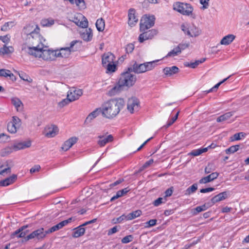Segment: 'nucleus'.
Masks as SVG:
<instances>
[{
    "mask_svg": "<svg viewBox=\"0 0 249 249\" xmlns=\"http://www.w3.org/2000/svg\"><path fill=\"white\" fill-rule=\"evenodd\" d=\"M30 28H33V27L27 26L24 28L25 32L28 36L27 41L30 46L23 45L22 50L36 57L41 58L44 60H48L50 58V57H48L49 50L44 49V45L42 41H44V40L35 29L34 31L28 34L27 30Z\"/></svg>",
    "mask_w": 249,
    "mask_h": 249,
    "instance_id": "1",
    "label": "nucleus"
},
{
    "mask_svg": "<svg viewBox=\"0 0 249 249\" xmlns=\"http://www.w3.org/2000/svg\"><path fill=\"white\" fill-rule=\"evenodd\" d=\"M124 101L121 98L112 99L104 102L100 107L102 116L107 119L115 117L124 106Z\"/></svg>",
    "mask_w": 249,
    "mask_h": 249,
    "instance_id": "2",
    "label": "nucleus"
},
{
    "mask_svg": "<svg viewBox=\"0 0 249 249\" xmlns=\"http://www.w3.org/2000/svg\"><path fill=\"white\" fill-rule=\"evenodd\" d=\"M132 72L128 71L127 68L125 71L121 74L117 85L113 87L110 91L112 94H115L121 91L124 86L130 87L135 84L137 80L136 76L131 73Z\"/></svg>",
    "mask_w": 249,
    "mask_h": 249,
    "instance_id": "3",
    "label": "nucleus"
},
{
    "mask_svg": "<svg viewBox=\"0 0 249 249\" xmlns=\"http://www.w3.org/2000/svg\"><path fill=\"white\" fill-rule=\"evenodd\" d=\"M158 60L139 64L136 61H132L128 67V70L137 74L144 73L153 70L156 67V63Z\"/></svg>",
    "mask_w": 249,
    "mask_h": 249,
    "instance_id": "4",
    "label": "nucleus"
},
{
    "mask_svg": "<svg viewBox=\"0 0 249 249\" xmlns=\"http://www.w3.org/2000/svg\"><path fill=\"white\" fill-rule=\"evenodd\" d=\"M173 9L183 15L191 16L194 18L196 17L193 13L194 8L189 3L176 2L173 4Z\"/></svg>",
    "mask_w": 249,
    "mask_h": 249,
    "instance_id": "5",
    "label": "nucleus"
},
{
    "mask_svg": "<svg viewBox=\"0 0 249 249\" xmlns=\"http://www.w3.org/2000/svg\"><path fill=\"white\" fill-rule=\"evenodd\" d=\"M184 33L190 37H196L201 34V30L194 24H182L181 26Z\"/></svg>",
    "mask_w": 249,
    "mask_h": 249,
    "instance_id": "6",
    "label": "nucleus"
},
{
    "mask_svg": "<svg viewBox=\"0 0 249 249\" xmlns=\"http://www.w3.org/2000/svg\"><path fill=\"white\" fill-rule=\"evenodd\" d=\"M155 18L154 16L144 15L142 17L140 22V30H145L153 26L155 23Z\"/></svg>",
    "mask_w": 249,
    "mask_h": 249,
    "instance_id": "7",
    "label": "nucleus"
},
{
    "mask_svg": "<svg viewBox=\"0 0 249 249\" xmlns=\"http://www.w3.org/2000/svg\"><path fill=\"white\" fill-rule=\"evenodd\" d=\"M47 234H48L47 231H44V228H40L34 231L31 233L27 235L25 238V240L27 241L32 239H36L38 240H41L46 237Z\"/></svg>",
    "mask_w": 249,
    "mask_h": 249,
    "instance_id": "8",
    "label": "nucleus"
},
{
    "mask_svg": "<svg viewBox=\"0 0 249 249\" xmlns=\"http://www.w3.org/2000/svg\"><path fill=\"white\" fill-rule=\"evenodd\" d=\"M21 125V120L17 116H13L11 121L7 124V130L11 133H15Z\"/></svg>",
    "mask_w": 249,
    "mask_h": 249,
    "instance_id": "9",
    "label": "nucleus"
},
{
    "mask_svg": "<svg viewBox=\"0 0 249 249\" xmlns=\"http://www.w3.org/2000/svg\"><path fill=\"white\" fill-rule=\"evenodd\" d=\"M71 52L69 49L65 48H61L58 50L50 51L48 53V57H50V59H52L51 56L56 57H68L71 54ZM49 60V59H48Z\"/></svg>",
    "mask_w": 249,
    "mask_h": 249,
    "instance_id": "10",
    "label": "nucleus"
},
{
    "mask_svg": "<svg viewBox=\"0 0 249 249\" xmlns=\"http://www.w3.org/2000/svg\"><path fill=\"white\" fill-rule=\"evenodd\" d=\"M73 21L78 26L86 28L88 26V21L86 18L81 14H78L74 18Z\"/></svg>",
    "mask_w": 249,
    "mask_h": 249,
    "instance_id": "11",
    "label": "nucleus"
},
{
    "mask_svg": "<svg viewBox=\"0 0 249 249\" xmlns=\"http://www.w3.org/2000/svg\"><path fill=\"white\" fill-rule=\"evenodd\" d=\"M83 94V91L81 89H76L72 88L68 92L67 97L70 101H74L79 98Z\"/></svg>",
    "mask_w": 249,
    "mask_h": 249,
    "instance_id": "12",
    "label": "nucleus"
},
{
    "mask_svg": "<svg viewBox=\"0 0 249 249\" xmlns=\"http://www.w3.org/2000/svg\"><path fill=\"white\" fill-rule=\"evenodd\" d=\"M139 107V101L137 98H131L128 100L127 108L130 113L138 111Z\"/></svg>",
    "mask_w": 249,
    "mask_h": 249,
    "instance_id": "13",
    "label": "nucleus"
},
{
    "mask_svg": "<svg viewBox=\"0 0 249 249\" xmlns=\"http://www.w3.org/2000/svg\"><path fill=\"white\" fill-rule=\"evenodd\" d=\"M157 34V31L155 29L149 30L140 35L139 41L140 42H143L144 41L152 39Z\"/></svg>",
    "mask_w": 249,
    "mask_h": 249,
    "instance_id": "14",
    "label": "nucleus"
},
{
    "mask_svg": "<svg viewBox=\"0 0 249 249\" xmlns=\"http://www.w3.org/2000/svg\"><path fill=\"white\" fill-rule=\"evenodd\" d=\"M102 60L103 66L107 64H111L114 62L115 56L112 53L108 52L103 55Z\"/></svg>",
    "mask_w": 249,
    "mask_h": 249,
    "instance_id": "15",
    "label": "nucleus"
},
{
    "mask_svg": "<svg viewBox=\"0 0 249 249\" xmlns=\"http://www.w3.org/2000/svg\"><path fill=\"white\" fill-rule=\"evenodd\" d=\"M128 17V23L131 27L135 25L138 21V18L135 16V11L133 9H130L129 10Z\"/></svg>",
    "mask_w": 249,
    "mask_h": 249,
    "instance_id": "16",
    "label": "nucleus"
},
{
    "mask_svg": "<svg viewBox=\"0 0 249 249\" xmlns=\"http://www.w3.org/2000/svg\"><path fill=\"white\" fill-rule=\"evenodd\" d=\"M98 138L100 140L98 141L97 143L101 147L105 146L107 143L113 140V137L111 135H109L106 137L103 135H99Z\"/></svg>",
    "mask_w": 249,
    "mask_h": 249,
    "instance_id": "17",
    "label": "nucleus"
},
{
    "mask_svg": "<svg viewBox=\"0 0 249 249\" xmlns=\"http://www.w3.org/2000/svg\"><path fill=\"white\" fill-rule=\"evenodd\" d=\"M58 132V127L54 125L47 127L45 129V136L48 138L54 137Z\"/></svg>",
    "mask_w": 249,
    "mask_h": 249,
    "instance_id": "18",
    "label": "nucleus"
},
{
    "mask_svg": "<svg viewBox=\"0 0 249 249\" xmlns=\"http://www.w3.org/2000/svg\"><path fill=\"white\" fill-rule=\"evenodd\" d=\"M77 141L78 138L76 137L70 138L65 142L61 148L63 150L67 151Z\"/></svg>",
    "mask_w": 249,
    "mask_h": 249,
    "instance_id": "19",
    "label": "nucleus"
},
{
    "mask_svg": "<svg viewBox=\"0 0 249 249\" xmlns=\"http://www.w3.org/2000/svg\"><path fill=\"white\" fill-rule=\"evenodd\" d=\"M31 142L30 141H23L15 143L13 145V149L15 150H19L30 147Z\"/></svg>",
    "mask_w": 249,
    "mask_h": 249,
    "instance_id": "20",
    "label": "nucleus"
},
{
    "mask_svg": "<svg viewBox=\"0 0 249 249\" xmlns=\"http://www.w3.org/2000/svg\"><path fill=\"white\" fill-rule=\"evenodd\" d=\"M219 175V173L217 172H213L210 175L202 178L201 179H200L199 181V182L200 184H205L208 182H210L213 180L214 179H216Z\"/></svg>",
    "mask_w": 249,
    "mask_h": 249,
    "instance_id": "21",
    "label": "nucleus"
},
{
    "mask_svg": "<svg viewBox=\"0 0 249 249\" xmlns=\"http://www.w3.org/2000/svg\"><path fill=\"white\" fill-rule=\"evenodd\" d=\"M92 32L90 28L86 29L81 33V37L87 42L90 41L92 38Z\"/></svg>",
    "mask_w": 249,
    "mask_h": 249,
    "instance_id": "22",
    "label": "nucleus"
},
{
    "mask_svg": "<svg viewBox=\"0 0 249 249\" xmlns=\"http://www.w3.org/2000/svg\"><path fill=\"white\" fill-rule=\"evenodd\" d=\"M163 73L168 76H171L174 74L177 73L179 71V69L177 66H172L171 67H166L163 70Z\"/></svg>",
    "mask_w": 249,
    "mask_h": 249,
    "instance_id": "23",
    "label": "nucleus"
},
{
    "mask_svg": "<svg viewBox=\"0 0 249 249\" xmlns=\"http://www.w3.org/2000/svg\"><path fill=\"white\" fill-rule=\"evenodd\" d=\"M17 179V176L12 175L11 177L7 178L4 180L0 181V185L2 186H6L13 183Z\"/></svg>",
    "mask_w": 249,
    "mask_h": 249,
    "instance_id": "24",
    "label": "nucleus"
},
{
    "mask_svg": "<svg viewBox=\"0 0 249 249\" xmlns=\"http://www.w3.org/2000/svg\"><path fill=\"white\" fill-rule=\"evenodd\" d=\"M234 112V111L228 112L222 115H220L217 118V122L220 123L228 120L231 116L233 115Z\"/></svg>",
    "mask_w": 249,
    "mask_h": 249,
    "instance_id": "25",
    "label": "nucleus"
},
{
    "mask_svg": "<svg viewBox=\"0 0 249 249\" xmlns=\"http://www.w3.org/2000/svg\"><path fill=\"white\" fill-rule=\"evenodd\" d=\"M235 36L233 35H228L224 36L220 41L221 45H228L231 43L235 39Z\"/></svg>",
    "mask_w": 249,
    "mask_h": 249,
    "instance_id": "26",
    "label": "nucleus"
},
{
    "mask_svg": "<svg viewBox=\"0 0 249 249\" xmlns=\"http://www.w3.org/2000/svg\"><path fill=\"white\" fill-rule=\"evenodd\" d=\"M11 102L18 111H21L22 110L23 104L19 98L13 97L11 99Z\"/></svg>",
    "mask_w": 249,
    "mask_h": 249,
    "instance_id": "27",
    "label": "nucleus"
},
{
    "mask_svg": "<svg viewBox=\"0 0 249 249\" xmlns=\"http://www.w3.org/2000/svg\"><path fill=\"white\" fill-rule=\"evenodd\" d=\"M28 225L26 226H23L20 228H19L18 230H16L15 231H14L12 233L13 236H17L18 238H22V237H26L25 236V233L23 232V231L25 230L27 227Z\"/></svg>",
    "mask_w": 249,
    "mask_h": 249,
    "instance_id": "28",
    "label": "nucleus"
},
{
    "mask_svg": "<svg viewBox=\"0 0 249 249\" xmlns=\"http://www.w3.org/2000/svg\"><path fill=\"white\" fill-rule=\"evenodd\" d=\"M226 197H227V193L226 192H224L219 193L217 195L213 197L212 198L211 201L213 203H215L216 202L224 200Z\"/></svg>",
    "mask_w": 249,
    "mask_h": 249,
    "instance_id": "29",
    "label": "nucleus"
},
{
    "mask_svg": "<svg viewBox=\"0 0 249 249\" xmlns=\"http://www.w3.org/2000/svg\"><path fill=\"white\" fill-rule=\"evenodd\" d=\"M101 113L100 108H96L95 110L91 112L87 117L85 122L89 123L93 119L96 118L99 113Z\"/></svg>",
    "mask_w": 249,
    "mask_h": 249,
    "instance_id": "30",
    "label": "nucleus"
},
{
    "mask_svg": "<svg viewBox=\"0 0 249 249\" xmlns=\"http://www.w3.org/2000/svg\"><path fill=\"white\" fill-rule=\"evenodd\" d=\"M129 191V189L128 188H124L121 190L118 191L116 195L113 196L110 199V201H113L115 199H117L120 197H122L126 195Z\"/></svg>",
    "mask_w": 249,
    "mask_h": 249,
    "instance_id": "31",
    "label": "nucleus"
},
{
    "mask_svg": "<svg viewBox=\"0 0 249 249\" xmlns=\"http://www.w3.org/2000/svg\"><path fill=\"white\" fill-rule=\"evenodd\" d=\"M212 144L209 145L207 147L200 148L197 149L193 150V151H192L190 154L194 156H198L202 154L203 153L207 152L208 148L212 147Z\"/></svg>",
    "mask_w": 249,
    "mask_h": 249,
    "instance_id": "32",
    "label": "nucleus"
},
{
    "mask_svg": "<svg viewBox=\"0 0 249 249\" xmlns=\"http://www.w3.org/2000/svg\"><path fill=\"white\" fill-rule=\"evenodd\" d=\"M0 76L4 77H9L12 80H15L16 77L10 71L5 69H1L0 70Z\"/></svg>",
    "mask_w": 249,
    "mask_h": 249,
    "instance_id": "33",
    "label": "nucleus"
},
{
    "mask_svg": "<svg viewBox=\"0 0 249 249\" xmlns=\"http://www.w3.org/2000/svg\"><path fill=\"white\" fill-rule=\"evenodd\" d=\"M14 48L12 46L7 47L4 45L2 48H0V55L11 53L14 52Z\"/></svg>",
    "mask_w": 249,
    "mask_h": 249,
    "instance_id": "34",
    "label": "nucleus"
},
{
    "mask_svg": "<svg viewBox=\"0 0 249 249\" xmlns=\"http://www.w3.org/2000/svg\"><path fill=\"white\" fill-rule=\"evenodd\" d=\"M83 225L78 227L77 228L75 229V231L73 233V236L75 238L79 237L82 235H83L85 232V229L83 227Z\"/></svg>",
    "mask_w": 249,
    "mask_h": 249,
    "instance_id": "35",
    "label": "nucleus"
},
{
    "mask_svg": "<svg viewBox=\"0 0 249 249\" xmlns=\"http://www.w3.org/2000/svg\"><path fill=\"white\" fill-rule=\"evenodd\" d=\"M105 21L102 18H99L97 20L96 22V27L98 31H103L105 29Z\"/></svg>",
    "mask_w": 249,
    "mask_h": 249,
    "instance_id": "36",
    "label": "nucleus"
},
{
    "mask_svg": "<svg viewBox=\"0 0 249 249\" xmlns=\"http://www.w3.org/2000/svg\"><path fill=\"white\" fill-rule=\"evenodd\" d=\"M103 67L106 69L107 73L114 72L116 69V65L114 64V62L111 64L104 65Z\"/></svg>",
    "mask_w": 249,
    "mask_h": 249,
    "instance_id": "37",
    "label": "nucleus"
},
{
    "mask_svg": "<svg viewBox=\"0 0 249 249\" xmlns=\"http://www.w3.org/2000/svg\"><path fill=\"white\" fill-rule=\"evenodd\" d=\"M142 212L140 210L134 211L127 215V220H130L140 216Z\"/></svg>",
    "mask_w": 249,
    "mask_h": 249,
    "instance_id": "38",
    "label": "nucleus"
},
{
    "mask_svg": "<svg viewBox=\"0 0 249 249\" xmlns=\"http://www.w3.org/2000/svg\"><path fill=\"white\" fill-rule=\"evenodd\" d=\"M197 189V185L196 183L193 184L186 189L185 192V195L189 196L192 194L194 193Z\"/></svg>",
    "mask_w": 249,
    "mask_h": 249,
    "instance_id": "39",
    "label": "nucleus"
},
{
    "mask_svg": "<svg viewBox=\"0 0 249 249\" xmlns=\"http://www.w3.org/2000/svg\"><path fill=\"white\" fill-rule=\"evenodd\" d=\"M180 53V50H179V49L177 47H176L167 53L165 57H174L178 55Z\"/></svg>",
    "mask_w": 249,
    "mask_h": 249,
    "instance_id": "40",
    "label": "nucleus"
},
{
    "mask_svg": "<svg viewBox=\"0 0 249 249\" xmlns=\"http://www.w3.org/2000/svg\"><path fill=\"white\" fill-rule=\"evenodd\" d=\"M246 136V134L244 132H239L234 134L232 137L231 138V141H238L241 139V138H244Z\"/></svg>",
    "mask_w": 249,
    "mask_h": 249,
    "instance_id": "41",
    "label": "nucleus"
},
{
    "mask_svg": "<svg viewBox=\"0 0 249 249\" xmlns=\"http://www.w3.org/2000/svg\"><path fill=\"white\" fill-rule=\"evenodd\" d=\"M11 169L9 167H5L3 164L0 163V175H4L10 173Z\"/></svg>",
    "mask_w": 249,
    "mask_h": 249,
    "instance_id": "42",
    "label": "nucleus"
},
{
    "mask_svg": "<svg viewBox=\"0 0 249 249\" xmlns=\"http://www.w3.org/2000/svg\"><path fill=\"white\" fill-rule=\"evenodd\" d=\"M41 24L43 26H49L54 24V20L52 18L43 19L41 21Z\"/></svg>",
    "mask_w": 249,
    "mask_h": 249,
    "instance_id": "43",
    "label": "nucleus"
},
{
    "mask_svg": "<svg viewBox=\"0 0 249 249\" xmlns=\"http://www.w3.org/2000/svg\"><path fill=\"white\" fill-rule=\"evenodd\" d=\"M239 145L231 146L226 150V153L227 154L234 153L239 149Z\"/></svg>",
    "mask_w": 249,
    "mask_h": 249,
    "instance_id": "44",
    "label": "nucleus"
},
{
    "mask_svg": "<svg viewBox=\"0 0 249 249\" xmlns=\"http://www.w3.org/2000/svg\"><path fill=\"white\" fill-rule=\"evenodd\" d=\"M207 209L208 207L205 204H204L202 206H197L194 210V214L196 215L198 213L202 211H205Z\"/></svg>",
    "mask_w": 249,
    "mask_h": 249,
    "instance_id": "45",
    "label": "nucleus"
},
{
    "mask_svg": "<svg viewBox=\"0 0 249 249\" xmlns=\"http://www.w3.org/2000/svg\"><path fill=\"white\" fill-rule=\"evenodd\" d=\"M178 114H179V111H178L176 113V115L174 117H172L171 119H170L168 121L167 124L165 125H164V127L165 128H167L169 126H171L177 120V119H178Z\"/></svg>",
    "mask_w": 249,
    "mask_h": 249,
    "instance_id": "46",
    "label": "nucleus"
},
{
    "mask_svg": "<svg viewBox=\"0 0 249 249\" xmlns=\"http://www.w3.org/2000/svg\"><path fill=\"white\" fill-rule=\"evenodd\" d=\"M14 25L13 22H8L5 23L1 27V30L3 31H6L9 30Z\"/></svg>",
    "mask_w": 249,
    "mask_h": 249,
    "instance_id": "47",
    "label": "nucleus"
},
{
    "mask_svg": "<svg viewBox=\"0 0 249 249\" xmlns=\"http://www.w3.org/2000/svg\"><path fill=\"white\" fill-rule=\"evenodd\" d=\"M79 42L78 40H73L70 43V47H66L67 48L69 49L70 52H73L77 50V48L74 47V46Z\"/></svg>",
    "mask_w": 249,
    "mask_h": 249,
    "instance_id": "48",
    "label": "nucleus"
},
{
    "mask_svg": "<svg viewBox=\"0 0 249 249\" xmlns=\"http://www.w3.org/2000/svg\"><path fill=\"white\" fill-rule=\"evenodd\" d=\"M62 228L60 223L56 224L55 226H53L50 229L47 230V232L48 234L51 233L52 232H53L54 231H56L59 230V229Z\"/></svg>",
    "mask_w": 249,
    "mask_h": 249,
    "instance_id": "49",
    "label": "nucleus"
},
{
    "mask_svg": "<svg viewBox=\"0 0 249 249\" xmlns=\"http://www.w3.org/2000/svg\"><path fill=\"white\" fill-rule=\"evenodd\" d=\"M124 220H128L127 215H126L125 214H123L122 215L120 216V217H119L116 219H113V222L114 223H119L122 222V221H123Z\"/></svg>",
    "mask_w": 249,
    "mask_h": 249,
    "instance_id": "50",
    "label": "nucleus"
},
{
    "mask_svg": "<svg viewBox=\"0 0 249 249\" xmlns=\"http://www.w3.org/2000/svg\"><path fill=\"white\" fill-rule=\"evenodd\" d=\"M72 101H70L69 100V98L67 97V98L64 99L62 100L61 102H59L58 105L60 107H63L64 106L68 105Z\"/></svg>",
    "mask_w": 249,
    "mask_h": 249,
    "instance_id": "51",
    "label": "nucleus"
},
{
    "mask_svg": "<svg viewBox=\"0 0 249 249\" xmlns=\"http://www.w3.org/2000/svg\"><path fill=\"white\" fill-rule=\"evenodd\" d=\"M133 239V236L132 235H129L124 237L122 238L121 241L124 244H127L131 241H132Z\"/></svg>",
    "mask_w": 249,
    "mask_h": 249,
    "instance_id": "52",
    "label": "nucleus"
},
{
    "mask_svg": "<svg viewBox=\"0 0 249 249\" xmlns=\"http://www.w3.org/2000/svg\"><path fill=\"white\" fill-rule=\"evenodd\" d=\"M190 45L189 43H180L177 47L180 50V53H181L182 50L186 49L188 48Z\"/></svg>",
    "mask_w": 249,
    "mask_h": 249,
    "instance_id": "53",
    "label": "nucleus"
},
{
    "mask_svg": "<svg viewBox=\"0 0 249 249\" xmlns=\"http://www.w3.org/2000/svg\"><path fill=\"white\" fill-rule=\"evenodd\" d=\"M201 64V61L196 60L195 62L187 63L185 64L186 67H190L191 68H196L199 64Z\"/></svg>",
    "mask_w": 249,
    "mask_h": 249,
    "instance_id": "54",
    "label": "nucleus"
},
{
    "mask_svg": "<svg viewBox=\"0 0 249 249\" xmlns=\"http://www.w3.org/2000/svg\"><path fill=\"white\" fill-rule=\"evenodd\" d=\"M209 1L210 0H200V3L202 5L201 9L204 10L209 7Z\"/></svg>",
    "mask_w": 249,
    "mask_h": 249,
    "instance_id": "55",
    "label": "nucleus"
},
{
    "mask_svg": "<svg viewBox=\"0 0 249 249\" xmlns=\"http://www.w3.org/2000/svg\"><path fill=\"white\" fill-rule=\"evenodd\" d=\"M157 220L156 219H151L149 221H148V222L145 223V224L147 225H145V228H149L151 227H153V226L156 225V224L157 223Z\"/></svg>",
    "mask_w": 249,
    "mask_h": 249,
    "instance_id": "56",
    "label": "nucleus"
},
{
    "mask_svg": "<svg viewBox=\"0 0 249 249\" xmlns=\"http://www.w3.org/2000/svg\"><path fill=\"white\" fill-rule=\"evenodd\" d=\"M153 162V160L151 159L149 160L148 161H147L140 169L139 171L141 172L144 170V169L148 167L149 166H150L152 163Z\"/></svg>",
    "mask_w": 249,
    "mask_h": 249,
    "instance_id": "57",
    "label": "nucleus"
},
{
    "mask_svg": "<svg viewBox=\"0 0 249 249\" xmlns=\"http://www.w3.org/2000/svg\"><path fill=\"white\" fill-rule=\"evenodd\" d=\"M0 40L3 43L7 44L10 40V36L8 35L4 36H0Z\"/></svg>",
    "mask_w": 249,
    "mask_h": 249,
    "instance_id": "58",
    "label": "nucleus"
},
{
    "mask_svg": "<svg viewBox=\"0 0 249 249\" xmlns=\"http://www.w3.org/2000/svg\"><path fill=\"white\" fill-rule=\"evenodd\" d=\"M9 136L4 133L0 134V142H5L9 141Z\"/></svg>",
    "mask_w": 249,
    "mask_h": 249,
    "instance_id": "59",
    "label": "nucleus"
},
{
    "mask_svg": "<svg viewBox=\"0 0 249 249\" xmlns=\"http://www.w3.org/2000/svg\"><path fill=\"white\" fill-rule=\"evenodd\" d=\"M134 49V46L133 44H128L125 48V50L127 53H131L132 52Z\"/></svg>",
    "mask_w": 249,
    "mask_h": 249,
    "instance_id": "60",
    "label": "nucleus"
},
{
    "mask_svg": "<svg viewBox=\"0 0 249 249\" xmlns=\"http://www.w3.org/2000/svg\"><path fill=\"white\" fill-rule=\"evenodd\" d=\"M173 192V191L172 188H170L165 191V197L164 198V199L165 200V201L166 200L165 197L170 196L172 195Z\"/></svg>",
    "mask_w": 249,
    "mask_h": 249,
    "instance_id": "61",
    "label": "nucleus"
},
{
    "mask_svg": "<svg viewBox=\"0 0 249 249\" xmlns=\"http://www.w3.org/2000/svg\"><path fill=\"white\" fill-rule=\"evenodd\" d=\"M164 198H162V197H159L158 198V199H157L156 200H155L154 202H153V204L155 206H159L161 204H162L163 203V199Z\"/></svg>",
    "mask_w": 249,
    "mask_h": 249,
    "instance_id": "62",
    "label": "nucleus"
},
{
    "mask_svg": "<svg viewBox=\"0 0 249 249\" xmlns=\"http://www.w3.org/2000/svg\"><path fill=\"white\" fill-rule=\"evenodd\" d=\"M74 3L79 7L83 8L85 6V2L83 0H75Z\"/></svg>",
    "mask_w": 249,
    "mask_h": 249,
    "instance_id": "63",
    "label": "nucleus"
},
{
    "mask_svg": "<svg viewBox=\"0 0 249 249\" xmlns=\"http://www.w3.org/2000/svg\"><path fill=\"white\" fill-rule=\"evenodd\" d=\"M40 169V166L39 165H35L34 167H33L30 169V172L31 173H34L36 172H38Z\"/></svg>",
    "mask_w": 249,
    "mask_h": 249,
    "instance_id": "64",
    "label": "nucleus"
}]
</instances>
